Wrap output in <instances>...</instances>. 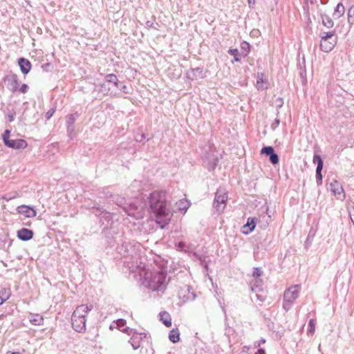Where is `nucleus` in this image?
<instances>
[{
    "label": "nucleus",
    "mask_w": 354,
    "mask_h": 354,
    "mask_svg": "<svg viewBox=\"0 0 354 354\" xmlns=\"http://www.w3.org/2000/svg\"><path fill=\"white\" fill-rule=\"evenodd\" d=\"M118 253L125 257L124 264L131 272H138L146 269L149 260L145 255L146 250L139 243L132 241L124 242L118 248Z\"/></svg>",
    "instance_id": "nucleus-1"
},
{
    "label": "nucleus",
    "mask_w": 354,
    "mask_h": 354,
    "mask_svg": "<svg viewBox=\"0 0 354 354\" xmlns=\"http://www.w3.org/2000/svg\"><path fill=\"white\" fill-rule=\"evenodd\" d=\"M149 206L156 222L163 228L169 223L172 212L167 205L165 192H154L149 197Z\"/></svg>",
    "instance_id": "nucleus-2"
},
{
    "label": "nucleus",
    "mask_w": 354,
    "mask_h": 354,
    "mask_svg": "<svg viewBox=\"0 0 354 354\" xmlns=\"http://www.w3.org/2000/svg\"><path fill=\"white\" fill-rule=\"evenodd\" d=\"M145 283L153 291H163L165 290L167 280V270L164 267H159L151 263L147 264L146 269L141 271Z\"/></svg>",
    "instance_id": "nucleus-3"
},
{
    "label": "nucleus",
    "mask_w": 354,
    "mask_h": 354,
    "mask_svg": "<svg viewBox=\"0 0 354 354\" xmlns=\"http://www.w3.org/2000/svg\"><path fill=\"white\" fill-rule=\"evenodd\" d=\"M92 310V306H78L73 313L71 324L73 329L78 333H83L86 330V316Z\"/></svg>",
    "instance_id": "nucleus-4"
},
{
    "label": "nucleus",
    "mask_w": 354,
    "mask_h": 354,
    "mask_svg": "<svg viewBox=\"0 0 354 354\" xmlns=\"http://www.w3.org/2000/svg\"><path fill=\"white\" fill-rule=\"evenodd\" d=\"M301 287L299 285L291 286L283 293V308L288 312L298 298Z\"/></svg>",
    "instance_id": "nucleus-5"
},
{
    "label": "nucleus",
    "mask_w": 354,
    "mask_h": 354,
    "mask_svg": "<svg viewBox=\"0 0 354 354\" xmlns=\"http://www.w3.org/2000/svg\"><path fill=\"white\" fill-rule=\"evenodd\" d=\"M227 199L228 195L225 190L221 189L217 190L215 194L214 207L218 214L222 213L225 209Z\"/></svg>",
    "instance_id": "nucleus-6"
},
{
    "label": "nucleus",
    "mask_w": 354,
    "mask_h": 354,
    "mask_svg": "<svg viewBox=\"0 0 354 354\" xmlns=\"http://www.w3.org/2000/svg\"><path fill=\"white\" fill-rule=\"evenodd\" d=\"M124 211L130 216L140 219L144 217V210L141 205H136L134 203H129L127 206H123Z\"/></svg>",
    "instance_id": "nucleus-7"
},
{
    "label": "nucleus",
    "mask_w": 354,
    "mask_h": 354,
    "mask_svg": "<svg viewBox=\"0 0 354 354\" xmlns=\"http://www.w3.org/2000/svg\"><path fill=\"white\" fill-rule=\"evenodd\" d=\"M330 189L337 199L342 201L345 198L344 189L337 180H333L330 183Z\"/></svg>",
    "instance_id": "nucleus-8"
},
{
    "label": "nucleus",
    "mask_w": 354,
    "mask_h": 354,
    "mask_svg": "<svg viewBox=\"0 0 354 354\" xmlns=\"http://www.w3.org/2000/svg\"><path fill=\"white\" fill-rule=\"evenodd\" d=\"M178 297L182 299L183 303L188 301H193L196 298V295L190 291L189 286H184L178 291Z\"/></svg>",
    "instance_id": "nucleus-9"
},
{
    "label": "nucleus",
    "mask_w": 354,
    "mask_h": 354,
    "mask_svg": "<svg viewBox=\"0 0 354 354\" xmlns=\"http://www.w3.org/2000/svg\"><path fill=\"white\" fill-rule=\"evenodd\" d=\"M5 145L14 149H24L27 147L28 143L24 139L10 140L5 139Z\"/></svg>",
    "instance_id": "nucleus-10"
},
{
    "label": "nucleus",
    "mask_w": 354,
    "mask_h": 354,
    "mask_svg": "<svg viewBox=\"0 0 354 354\" xmlns=\"http://www.w3.org/2000/svg\"><path fill=\"white\" fill-rule=\"evenodd\" d=\"M5 81L7 82L8 88L12 93L16 92L19 88L18 79L17 75L12 74L8 75Z\"/></svg>",
    "instance_id": "nucleus-11"
},
{
    "label": "nucleus",
    "mask_w": 354,
    "mask_h": 354,
    "mask_svg": "<svg viewBox=\"0 0 354 354\" xmlns=\"http://www.w3.org/2000/svg\"><path fill=\"white\" fill-rule=\"evenodd\" d=\"M337 44V39H323L320 41V48L324 52L331 51Z\"/></svg>",
    "instance_id": "nucleus-12"
},
{
    "label": "nucleus",
    "mask_w": 354,
    "mask_h": 354,
    "mask_svg": "<svg viewBox=\"0 0 354 354\" xmlns=\"http://www.w3.org/2000/svg\"><path fill=\"white\" fill-rule=\"evenodd\" d=\"M17 212L20 214H23L28 218L35 217L37 214L36 211L32 208L27 205H20L17 209Z\"/></svg>",
    "instance_id": "nucleus-13"
},
{
    "label": "nucleus",
    "mask_w": 354,
    "mask_h": 354,
    "mask_svg": "<svg viewBox=\"0 0 354 354\" xmlns=\"http://www.w3.org/2000/svg\"><path fill=\"white\" fill-rule=\"evenodd\" d=\"M218 162V159L213 155H208L203 161L205 167L209 170H214Z\"/></svg>",
    "instance_id": "nucleus-14"
},
{
    "label": "nucleus",
    "mask_w": 354,
    "mask_h": 354,
    "mask_svg": "<svg viewBox=\"0 0 354 354\" xmlns=\"http://www.w3.org/2000/svg\"><path fill=\"white\" fill-rule=\"evenodd\" d=\"M17 236L22 241H29L33 236V232L26 228H22L18 230Z\"/></svg>",
    "instance_id": "nucleus-15"
},
{
    "label": "nucleus",
    "mask_w": 354,
    "mask_h": 354,
    "mask_svg": "<svg viewBox=\"0 0 354 354\" xmlns=\"http://www.w3.org/2000/svg\"><path fill=\"white\" fill-rule=\"evenodd\" d=\"M93 213L97 216L100 217V219L104 218V220L107 222H109L112 218V216L110 212L103 210L100 207L93 208Z\"/></svg>",
    "instance_id": "nucleus-16"
},
{
    "label": "nucleus",
    "mask_w": 354,
    "mask_h": 354,
    "mask_svg": "<svg viewBox=\"0 0 354 354\" xmlns=\"http://www.w3.org/2000/svg\"><path fill=\"white\" fill-rule=\"evenodd\" d=\"M18 64L21 72L24 74H27L30 71L31 64L28 59L23 57L19 58L18 60Z\"/></svg>",
    "instance_id": "nucleus-17"
},
{
    "label": "nucleus",
    "mask_w": 354,
    "mask_h": 354,
    "mask_svg": "<svg viewBox=\"0 0 354 354\" xmlns=\"http://www.w3.org/2000/svg\"><path fill=\"white\" fill-rule=\"evenodd\" d=\"M255 220H256L255 218H248L247 223L245 225H244L243 227V228L244 230L245 229L246 230L245 231V230L243 231V232L244 234H248L252 232L254 230L255 226H256Z\"/></svg>",
    "instance_id": "nucleus-18"
},
{
    "label": "nucleus",
    "mask_w": 354,
    "mask_h": 354,
    "mask_svg": "<svg viewBox=\"0 0 354 354\" xmlns=\"http://www.w3.org/2000/svg\"><path fill=\"white\" fill-rule=\"evenodd\" d=\"M29 321L35 326H41L44 323V318L39 314H30L28 316Z\"/></svg>",
    "instance_id": "nucleus-19"
},
{
    "label": "nucleus",
    "mask_w": 354,
    "mask_h": 354,
    "mask_svg": "<svg viewBox=\"0 0 354 354\" xmlns=\"http://www.w3.org/2000/svg\"><path fill=\"white\" fill-rule=\"evenodd\" d=\"M160 320L167 326L169 327L171 326V319L169 314L167 312H162L160 313Z\"/></svg>",
    "instance_id": "nucleus-20"
},
{
    "label": "nucleus",
    "mask_w": 354,
    "mask_h": 354,
    "mask_svg": "<svg viewBox=\"0 0 354 354\" xmlns=\"http://www.w3.org/2000/svg\"><path fill=\"white\" fill-rule=\"evenodd\" d=\"M180 333L179 330L176 329H172L169 334V339L173 343H176L180 339Z\"/></svg>",
    "instance_id": "nucleus-21"
},
{
    "label": "nucleus",
    "mask_w": 354,
    "mask_h": 354,
    "mask_svg": "<svg viewBox=\"0 0 354 354\" xmlns=\"http://www.w3.org/2000/svg\"><path fill=\"white\" fill-rule=\"evenodd\" d=\"M345 12L344 6L342 3H339L337 5L335 11L333 12V16L336 18H339L342 17Z\"/></svg>",
    "instance_id": "nucleus-22"
},
{
    "label": "nucleus",
    "mask_w": 354,
    "mask_h": 354,
    "mask_svg": "<svg viewBox=\"0 0 354 354\" xmlns=\"http://www.w3.org/2000/svg\"><path fill=\"white\" fill-rule=\"evenodd\" d=\"M110 196L112 198L113 202L122 208L123 206H127L128 204L124 202V198H122L119 195H111Z\"/></svg>",
    "instance_id": "nucleus-23"
},
{
    "label": "nucleus",
    "mask_w": 354,
    "mask_h": 354,
    "mask_svg": "<svg viewBox=\"0 0 354 354\" xmlns=\"http://www.w3.org/2000/svg\"><path fill=\"white\" fill-rule=\"evenodd\" d=\"M257 87L258 89L267 88V83L263 80V75L262 73H258L257 80Z\"/></svg>",
    "instance_id": "nucleus-24"
},
{
    "label": "nucleus",
    "mask_w": 354,
    "mask_h": 354,
    "mask_svg": "<svg viewBox=\"0 0 354 354\" xmlns=\"http://www.w3.org/2000/svg\"><path fill=\"white\" fill-rule=\"evenodd\" d=\"M105 80L107 82L113 83L116 87H119V81L115 74H108L105 76Z\"/></svg>",
    "instance_id": "nucleus-25"
},
{
    "label": "nucleus",
    "mask_w": 354,
    "mask_h": 354,
    "mask_svg": "<svg viewBox=\"0 0 354 354\" xmlns=\"http://www.w3.org/2000/svg\"><path fill=\"white\" fill-rule=\"evenodd\" d=\"M335 32L334 30L322 32L320 35L321 40L337 39L335 37Z\"/></svg>",
    "instance_id": "nucleus-26"
},
{
    "label": "nucleus",
    "mask_w": 354,
    "mask_h": 354,
    "mask_svg": "<svg viewBox=\"0 0 354 354\" xmlns=\"http://www.w3.org/2000/svg\"><path fill=\"white\" fill-rule=\"evenodd\" d=\"M322 24L325 27L328 28H332L334 25L332 19L326 15L322 17Z\"/></svg>",
    "instance_id": "nucleus-27"
},
{
    "label": "nucleus",
    "mask_w": 354,
    "mask_h": 354,
    "mask_svg": "<svg viewBox=\"0 0 354 354\" xmlns=\"http://www.w3.org/2000/svg\"><path fill=\"white\" fill-rule=\"evenodd\" d=\"M241 55L246 57L250 52V44L246 41H243L241 44Z\"/></svg>",
    "instance_id": "nucleus-28"
},
{
    "label": "nucleus",
    "mask_w": 354,
    "mask_h": 354,
    "mask_svg": "<svg viewBox=\"0 0 354 354\" xmlns=\"http://www.w3.org/2000/svg\"><path fill=\"white\" fill-rule=\"evenodd\" d=\"M10 295L11 292L9 288H3L0 290V296L6 301L9 299Z\"/></svg>",
    "instance_id": "nucleus-29"
},
{
    "label": "nucleus",
    "mask_w": 354,
    "mask_h": 354,
    "mask_svg": "<svg viewBox=\"0 0 354 354\" xmlns=\"http://www.w3.org/2000/svg\"><path fill=\"white\" fill-rule=\"evenodd\" d=\"M228 53L234 57L235 62H240L241 59L237 49L230 48L228 50Z\"/></svg>",
    "instance_id": "nucleus-30"
},
{
    "label": "nucleus",
    "mask_w": 354,
    "mask_h": 354,
    "mask_svg": "<svg viewBox=\"0 0 354 354\" xmlns=\"http://www.w3.org/2000/svg\"><path fill=\"white\" fill-rule=\"evenodd\" d=\"M251 291L252 293L261 292L263 291L262 287L259 284L258 281H256L255 283L251 286Z\"/></svg>",
    "instance_id": "nucleus-31"
},
{
    "label": "nucleus",
    "mask_w": 354,
    "mask_h": 354,
    "mask_svg": "<svg viewBox=\"0 0 354 354\" xmlns=\"http://www.w3.org/2000/svg\"><path fill=\"white\" fill-rule=\"evenodd\" d=\"M137 339L138 337L133 335L129 341L134 350L140 347V342Z\"/></svg>",
    "instance_id": "nucleus-32"
},
{
    "label": "nucleus",
    "mask_w": 354,
    "mask_h": 354,
    "mask_svg": "<svg viewBox=\"0 0 354 354\" xmlns=\"http://www.w3.org/2000/svg\"><path fill=\"white\" fill-rule=\"evenodd\" d=\"M348 21L354 24V6L351 7L348 10Z\"/></svg>",
    "instance_id": "nucleus-33"
},
{
    "label": "nucleus",
    "mask_w": 354,
    "mask_h": 354,
    "mask_svg": "<svg viewBox=\"0 0 354 354\" xmlns=\"http://www.w3.org/2000/svg\"><path fill=\"white\" fill-rule=\"evenodd\" d=\"M308 326V333L313 335L315 331V322L314 319H310Z\"/></svg>",
    "instance_id": "nucleus-34"
},
{
    "label": "nucleus",
    "mask_w": 354,
    "mask_h": 354,
    "mask_svg": "<svg viewBox=\"0 0 354 354\" xmlns=\"http://www.w3.org/2000/svg\"><path fill=\"white\" fill-rule=\"evenodd\" d=\"M261 153L270 156L274 151V149L272 147H264L261 149Z\"/></svg>",
    "instance_id": "nucleus-35"
},
{
    "label": "nucleus",
    "mask_w": 354,
    "mask_h": 354,
    "mask_svg": "<svg viewBox=\"0 0 354 354\" xmlns=\"http://www.w3.org/2000/svg\"><path fill=\"white\" fill-rule=\"evenodd\" d=\"M177 204L178 205V208L181 210H186L189 207L188 202L187 201L180 200Z\"/></svg>",
    "instance_id": "nucleus-36"
},
{
    "label": "nucleus",
    "mask_w": 354,
    "mask_h": 354,
    "mask_svg": "<svg viewBox=\"0 0 354 354\" xmlns=\"http://www.w3.org/2000/svg\"><path fill=\"white\" fill-rule=\"evenodd\" d=\"M270 161L273 164L276 165L279 162V156L277 153L273 152L270 156H269Z\"/></svg>",
    "instance_id": "nucleus-37"
},
{
    "label": "nucleus",
    "mask_w": 354,
    "mask_h": 354,
    "mask_svg": "<svg viewBox=\"0 0 354 354\" xmlns=\"http://www.w3.org/2000/svg\"><path fill=\"white\" fill-rule=\"evenodd\" d=\"M254 294V297H256V299L257 300H259V301L263 302L266 300V295L261 294V292H255Z\"/></svg>",
    "instance_id": "nucleus-38"
},
{
    "label": "nucleus",
    "mask_w": 354,
    "mask_h": 354,
    "mask_svg": "<svg viewBox=\"0 0 354 354\" xmlns=\"http://www.w3.org/2000/svg\"><path fill=\"white\" fill-rule=\"evenodd\" d=\"M67 132L68 136L71 138H73L75 133V127L74 125H67Z\"/></svg>",
    "instance_id": "nucleus-39"
},
{
    "label": "nucleus",
    "mask_w": 354,
    "mask_h": 354,
    "mask_svg": "<svg viewBox=\"0 0 354 354\" xmlns=\"http://www.w3.org/2000/svg\"><path fill=\"white\" fill-rule=\"evenodd\" d=\"M117 326L121 330H124V329H121L126 324V321L123 319H119L116 322Z\"/></svg>",
    "instance_id": "nucleus-40"
},
{
    "label": "nucleus",
    "mask_w": 354,
    "mask_h": 354,
    "mask_svg": "<svg viewBox=\"0 0 354 354\" xmlns=\"http://www.w3.org/2000/svg\"><path fill=\"white\" fill-rule=\"evenodd\" d=\"M75 120V115L72 114L70 115L66 120L67 125H73L74 122Z\"/></svg>",
    "instance_id": "nucleus-41"
},
{
    "label": "nucleus",
    "mask_w": 354,
    "mask_h": 354,
    "mask_svg": "<svg viewBox=\"0 0 354 354\" xmlns=\"http://www.w3.org/2000/svg\"><path fill=\"white\" fill-rule=\"evenodd\" d=\"M318 159H319V163L316 168V172H321L323 169L324 162H323V160H322V158H318Z\"/></svg>",
    "instance_id": "nucleus-42"
},
{
    "label": "nucleus",
    "mask_w": 354,
    "mask_h": 354,
    "mask_svg": "<svg viewBox=\"0 0 354 354\" xmlns=\"http://www.w3.org/2000/svg\"><path fill=\"white\" fill-rule=\"evenodd\" d=\"M55 111V109H54V108H52L50 110H48L46 113V118L47 120H49L53 116Z\"/></svg>",
    "instance_id": "nucleus-43"
},
{
    "label": "nucleus",
    "mask_w": 354,
    "mask_h": 354,
    "mask_svg": "<svg viewBox=\"0 0 354 354\" xmlns=\"http://www.w3.org/2000/svg\"><path fill=\"white\" fill-rule=\"evenodd\" d=\"M10 131L8 130V129H6L3 134V142L5 143V139L7 140H10V139L9 138L10 137Z\"/></svg>",
    "instance_id": "nucleus-44"
},
{
    "label": "nucleus",
    "mask_w": 354,
    "mask_h": 354,
    "mask_svg": "<svg viewBox=\"0 0 354 354\" xmlns=\"http://www.w3.org/2000/svg\"><path fill=\"white\" fill-rule=\"evenodd\" d=\"M117 88H119L120 90H121L123 93H124L126 94L129 93V91H127V86L121 84L120 82H119V87H117Z\"/></svg>",
    "instance_id": "nucleus-45"
},
{
    "label": "nucleus",
    "mask_w": 354,
    "mask_h": 354,
    "mask_svg": "<svg viewBox=\"0 0 354 354\" xmlns=\"http://www.w3.org/2000/svg\"><path fill=\"white\" fill-rule=\"evenodd\" d=\"M266 343V339L264 338H261L260 340L257 341L254 343V348L259 347L261 344Z\"/></svg>",
    "instance_id": "nucleus-46"
},
{
    "label": "nucleus",
    "mask_w": 354,
    "mask_h": 354,
    "mask_svg": "<svg viewBox=\"0 0 354 354\" xmlns=\"http://www.w3.org/2000/svg\"><path fill=\"white\" fill-rule=\"evenodd\" d=\"M261 274H262V272L260 268H254V270L253 271L254 277H260L261 275Z\"/></svg>",
    "instance_id": "nucleus-47"
},
{
    "label": "nucleus",
    "mask_w": 354,
    "mask_h": 354,
    "mask_svg": "<svg viewBox=\"0 0 354 354\" xmlns=\"http://www.w3.org/2000/svg\"><path fill=\"white\" fill-rule=\"evenodd\" d=\"M316 179H317V183L318 185L322 184V175L321 172H316Z\"/></svg>",
    "instance_id": "nucleus-48"
},
{
    "label": "nucleus",
    "mask_w": 354,
    "mask_h": 354,
    "mask_svg": "<svg viewBox=\"0 0 354 354\" xmlns=\"http://www.w3.org/2000/svg\"><path fill=\"white\" fill-rule=\"evenodd\" d=\"M28 86L26 84H23L19 88V91L22 93H26L28 91Z\"/></svg>",
    "instance_id": "nucleus-49"
},
{
    "label": "nucleus",
    "mask_w": 354,
    "mask_h": 354,
    "mask_svg": "<svg viewBox=\"0 0 354 354\" xmlns=\"http://www.w3.org/2000/svg\"><path fill=\"white\" fill-rule=\"evenodd\" d=\"M280 123V120L276 118L274 123L272 124V128L274 129Z\"/></svg>",
    "instance_id": "nucleus-50"
},
{
    "label": "nucleus",
    "mask_w": 354,
    "mask_h": 354,
    "mask_svg": "<svg viewBox=\"0 0 354 354\" xmlns=\"http://www.w3.org/2000/svg\"><path fill=\"white\" fill-rule=\"evenodd\" d=\"M318 158H321L320 156L315 155L313 156V162H317L318 164L319 163V159Z\"/></svg>",
    "instance_id": "nucleus-51"
},
{
    "label": "nucleus",
    "mask_w": 354,
    "mask_h": 354,
    "mask_svg": "<svg viewBox=\"0 0 354 354\" xmlns=\"http://www.w3.org/2000/svg\"><path fill=\"white\" fill-rule=\"evenodd\" d=\"M254 354H266L265 352V350L263 348H259L257 352H256Z\"/></svg>",
    "instance_id": "nucleus-52"
},
{
    "label": "nucleus",
    "mask_w": 354,
    "mask_h": 354,
    "mask_svg": "<svg viewBox=\"0 0 354 354\" xmlns=\"http://www.w3.org/2000/svg\"><path fill=\"white\" fill-rule=\"evenodd\" d=\"M194 71H196V72H197V73H200V74H201V73H202V71H202V69H201V68H196L195 70H194Z\"/></svg>",
    "instance_id": "nucleus-53"
},
{
    "label": "nucleus",
    "mask_w": 354,
    "mask_h": 354,
    "mask_svg": "<svg viewBox=\"0 0 354 354\" xmlns=\"http://www.w3.org/2000/svg\"><path fill=\"white\" fill-rule=\"evenodd\" d=\"M249 6H251L252 5L254 4V0H248Z\"/></svg>",
    "instance_id": "nucleus-54"
},
{
    "label": "nucleus",
    "mask_w": 354,
    "mask_h": 354,
    "mask_svg": "<svg viewBox=\"0 0 354 354\" xmlns=\"http://www.w3.org/2000/svg\"><path fill=\"white\" fill-rule=\"evenodd\" d=\"M183 246H184V243H183L180 242V243H178V248H179L183 249Z\"/></svg>",
    "instance_id": "nucleus-55"
},
{
    "label": "nucleus",
    "mask_w": 354,
    "mask_h": 354,
    "mask_svg": "<svg viewBox=\"0 0 354 354\" xmlns=\"http://www.w3.org/2000/svg\"><path fill=\"white\" fill-rule=\"evenodd\" d=\"M6 301L1 296H0V305L3 304V302Z\"/></svg>",
    "instance_id": "nucleus-56"
},
{
    "label": "nucleus",
    "mask_w": 354,
    "mask_h": 354,
    "mask_svg": "<svg viewBox=\"0 0 354 354\" xmlns=\"http://www.w3.org/2000/svg\"><path fill=\"white\" fill-rule=\"evenodd\" d=\"M6 354H20V353H8Z\"/></svg>",
    "instance_id": "nucleus-57"
},
{
    "label": "nucleus",
    "mask_w": 354,
    "mask_h": 354,
    "mask_svg": "<svg viewBox=\"0 0 354 354\" xmlns=\"http://www.w3.org/2000/svg\"><path fill=\"white\" fill-rule=\"evenodd\" d=\"M147 26H151V24H150V22H149V21H147Z\"/></svg>",
    "instance_id": "nucleus-58"
}]
</instances>
